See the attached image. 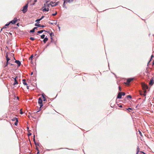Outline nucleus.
<instances>
[{
  "label": "nucleus",
  "instance_id": "nucleus-20",
  "mask_svg": "<svg viewBox=\"0 0 154 154\" xmlns=\"http://www.w3.org/2000/svg\"><path fill=\"white\" fill-rule=\"evenodd\" d=\"M10 24V23H8V24H6L4 26V27H3V28H7V27L6 26H8Z\"/></svg>",
  "mask_w": 154,
  "mask_h": 154
},
{
  "label": "nucleus",
  "instance_id": "nucleus-31",
  "mask_svg": "<svg viewBox=\"0 0 154 154\" xmlns=\"http://www.w3.org/2000/svg\"><path fill=\"white\" fill-rule=\"evenodd\" d=\"M23 84L25 85H28L27 84L26 82H23Z\"/></svg>",
  "mask_w": 154,
  "mask_h": 154
},
{
  "label": "nucleus",
  "instance_id": "nucleus-11",
  "mask_svg": "<svg viewBox=\"0 0 154 154\" xmlns=\"http://www.w3.org/2000/svg\"><path fill=\"white\" fill-rule=\"evenodd\" d=\"M154 83V81L153 79H152L151 80H150V81L149 82V85H152Z\"/></svg>",
  "mask_w": 154,
  "mask_h": 154
},
{
  "label": "nucleus",
  "instance_id": "nucleus-48",
  "mask_svg": "<svg viewBox=\"0 0 154 154\" xmlns=\"http://www.w3.org/2000/svg\"><path fill=\"white\" fill-rule=\"evenodd\" d=\"M140 152L143 153H144V152H142V151H140Z\"/></svg>",
  "mask_w": 154,
  "mask_h": 154
},
{
  "label": "nucleus",
  "instance_id": "nucleus-8",
  "mask_svg": "<svg viewBox=\"0 0 154 154\" xmlns=\"http://www.w3.org/2000/svg\"><path fill=\"white\" fill-rule=\"evenodd\" d=\"M17 20V18L16 17H15L14 18V20L11 21H10L9 23L10 24V23H12L13 24H15L16 23Z\"/></svg>",
  "mask_w": 154,
  "mask_h": 154
},
{
  "label": "nucleus",
  "instance_id": "nucleus-27",
  "mask_svg": "<svg viewBox=\"0 0 154 154\" xmlns=\"http://www.w3.org/2000/svg\"><path fill=\"white\" fill-rule=\"evenodd\" d=\"M10 60V58H9V57H7V58H6V60H7V62L8 63V61Z\"/></svg>",
  "mask_w": 154,
  "mask_h": 154
},
{
  "label": "nucleus",
  "instance_id": "nucleus-29",
  "mask_svg": "<svg viewBox=\"0 0 154 154\" xmlns=\"http://www.w3.org/2000/svg\"><path fill=\"white\" fill-rule=\"evenodd\" d=\"M34 31H35V30L33 29L30 30V32H34Z\"/></svg>",
  "mask_w": 154,
  "mask_h": 154
},
{
  "label": "nucleus",
  "instance_id": "nucleus-53",
  "mask_svg": "<svg viewBox=\"0 0 154 154\" xmlns=\"http://www.w3.org/2000/svg\"><path fill=\"white\" fill-rule=\"evenodd\" d=\"M33 72H32L31 73V75H32L33 74Z\"/></svg>",
  "mask_w": 154,
  "mask_h": 154
},
{
  "label": "nucleus",
  "instance_id": "nucleus-4",
  "mask_svg": "<svg viewBox=\"0 0 154 154\" xmlns=\"http://www.w3.org/2000/svg\"><path fill=\"white\" fill-rule=\"evenodd\" d=\"M59 2H56L55 4H54L55 3L54 2H51L50 3V5L52 7H55L56 6L58 5V3H59Z\"/></svg>",
  "mask_w": 154,
  "mask_h": 154
},
{
  "label": "nucleus",
  "instance_id": "nucleus-47",
  "mask_svg": "<svg viewBox=\"0 0 154 154\" xmlns=\"http://www.w3.org/2000/svg\"><path fill=\"white\" fill-rule=\"evenodd\" d=\"M7 57H8L7 54L6 56V58H7Z\"/></svg>",
  "mask_w": 154,
  "mask_h": 154
},
{
  "label": "nucleus",
  "instance_id": "nucleus-44",
  "mask_svg": "<svg viewBox=\"0 0 154 154\" xmlns=\"http://www.w3.org/2000/svg\"><path fill=\"white\" fill-rule=\"evenodd\" d=\"M26 87H27V89H29V86H27Z\"/></svg>",
  "mask_w": 154,
  "mask_h": 154
},
{
  "label": "nucleus",
  "instance_id": "nucleus-2",
  "mask_svg": "<svg viewBox=\"0 0 154 154\" xmlns=\"http://www.w3.org/2000/svg\"><path fill=\"white\" fill-rule=\"evenodd\" d=\"M134 79V78H129L127 80V81L126 82V85L129 86V85L130 83L132 81H133Z\"/></svg>",
  "mask_w": 154,
  "mask_h": 154
},
{
  "label": "nucleus",
  "instance_id": "nucleus-56",
  "mask_svg": "<svg viewBox=\"0 0 154 154\" xmlns=\"http://www.w3.org/2000/svg\"><path fill=\"white\" fill-rule=\"evenodd\" d=\"M10 64V63L9 62H8V64Z\"/></svg>",
  "mask_w": 154,
  "mask_h": 154
},
{
  "label": "nucleus",
  "instance_id": "nucleus-25",
  "mask_svg": "<svg viewBox=\"0 0 154 154\" xmlns=\"http://www.w3.org/2000/svg\"><path fill=\"white\" fill-rule=\"evenodd\" d=\"M29 39L32 41H34L35 40V38L32 37H30Z\"/></svg>",
  "mask_w": 154,
  "mask_h": 154
},
{
  "label": "nucleus",
  "instance_id": "nucleus-13",
  "mask_svg": "<svg viewBox=\"0 0 154 154\" xmlns=\"http://www.w3.org/2000/svg\"><path fill=\"white\" fill-rule=\"evenodd\" d=\"M126 98L128 99H131L132 98V96L131 95H128L126 97Z\"/></svg>",
  "mask_w": 154,
  "mask_h": 154
},
{
  "label": "nucleus",
  "instance_id": "nucleus-54",
  "mask_svg": "<svg viewBox=\"0 0 154 154\" xmlns=\"http://www.w3.org/2000/svg\"><path fill=\"white\" fill-rule=\"evenodd\" d=\"M17 25L18 26H19V23H18L17 24Z\"/></svg>",
  "mask_w": 154,
  "mask_h": 154
},
{
  "label": "nucleus",
  "instance_id": "nucleus-12",
  "mask_svg": "<svg viewBox=\"0 0 154 154\" xmlns=\"http://www.w3.org/2000/svg\"><path fill=\"white\" fill-rule=\"evenodd\" d=\"M35 26H38V27H45V26L44 25H42L39 24H37V23H35Z\"/></svg>",
  "mask_w": 154,
  "mask_h": 154
},
{
  "label": "nucleus",
  "instance_id": "nucleus-5",
  "mask_svg": "<svg viewBox=\"0 0 154 154\" xmlns=\"http://www.w3.org/2000/svg\"><path fill=\"white\" fill-rule=\"evenodd\" d=\"M125 95V93L124 92H119L117 96V98H121L122 97V95L124 96Z\"/></svg>",
  "mask_w": 154,
  "mask_h": 154
},
{
  "label": "nucleus",
  "instance_id": "nucleus-30",
  "mask_svg": "<svg viewBox=\"0 0 154 154\" xmlns=\"http://www.w3.org/2000/svg\"><path fill=\"white\" fill-rule=\"evenodd\" d=\"M50 33V36L51 37H52V35H54V34H53V32H51V33Z\"/></svg>",
  "mask_w": 154,
  "mask_h": 154
},
{
  "label": "nucleus",
  "instance_id": "nucleus-41",
  "mask_svg": "<svg viewBox=\"0 0 154 154\" xmlns=\"http://www.w3.org/2000/svg\"><path fill=\"white\" fill-rule=\"evenodd\" d=\"M37 27H35L33 29H34V30L35 29H37Z\"/></svg>",
  "mask_w": 154,
  "mask_h": 154
},
{
  "label": "nucleus",
  "instance_id": "nucleus-6",
  "mask_svg": "<svg viewBox=\"0 0 154 154\" xmlns=\"http://www.w3.org/2000/svg\"><path fill=\"white\" fill-rule=\"evenodd\" d=\"M73 0H64V2L63 4V7H65V3L67 2L71 3L73 2Z\"/></svg>",
  "mask_w": 154,
  "mask_h": 154
},
{
  "label": "nucleus",
  "instance_id": "nucleus-39",
  "mask_svg": "<svg viewBox=\"0 0 154 154\" xmlns=\"http://www.w3.org/2000/svg\"><path fill=\"white\" fill-rule=\"evenodd\" d=\"M44 17V16H42V17L41 18H40V19H41V20H42Z\"/></svg>",
  "mask_w": 154,
  "mask_h": 154
},
{
  "label": "nucleus",
  "instance_id": "nucleus-10",
  "mask_svg": "<svg viewBox=\"0 0 154 154\" xmlns=\"http://www.w3.org/2000/svg\"><path fill=\"white\" fill-rule=\"evenodd\" d=\"M15 62L18 64V66H20L21 65V62L18 60H16Z\"/></svg>",
  "mask_w": 154,
  "mask_h": 154
},
{
  "label": "nucleus",
  "instance_id": "nucleus-34",
  "mask_svg": "<svg viewBox=\"0 0 154 154\" xmlns=\"http://www.w3.org/2000/svg\"><path fill=\"white\" fill-rule=\"evenodd\" d=\"M50 3L49 4H48L47 5V8H49V7H50Z\"/></svg>",
  "mask_w": 154,
  "mask_h": 154
},
{
  "label": "nucleus",
  "instance_id": "nucleus-50",
  "mask_svg": "<svg viewBox=\"0 0 154 154\" xmlns=\"http://www.w3.org/2000/svg\"><path fill=\"white\" fill-rule=\"evenodd\" d=\"M17 98L18 100V99H19V97H17Z\"/></svg>",
  "mask_w": 154,
  "mask_h": 154
},
{
  "label": "nucleus",
  "instance_id": "nucleus-43",
  "mask_svg": "<svg viewBox=\"0 0 154 154\" xmlns=\"http://www.w3.org/2000/svg\"><path fill=\"white\" fill-rule=\"evenodd\" d=\"M154 65V60L152 63V66H153Z\"/></svg>",
  "mask_w": 154,
  "mask_h": 154
},
{
  "label": "nucleus",
  "instance_id": "nucleus-38",
  "mask_svg": "<svg viewBox=\"0 0 154 154\" xmlns=\"http://www.w3.org/2000/svg\"><path fill=\"white\" fill-rule=\"evenodd\" d=\"M154 57V56L153 54H152L151 56V58H152Z\"/></svg>",
  "mask_w": 154,
  "mask_h": 154
},
{
  "label": "nucleus",
  "instance_id": "nucleus-18",
  "mask_svg": "<svg viewBox=\"0 0 154 154\" xmlns=\"http://www.w3.org/2000/svg\"><path fill=\"white\" fill-rule=\"evenodd\" d=\"M42 100H43V101H45L46 100V99L45 97V96L43 94L42 95Z\"/></svg>",
  "mask_w": 154,
  "mask_h": 154
},
{
  "label": "nucleus",
  "instance_id": "nucleus-45",
  "mask_svg": "<svg viewBox=\"0 0 154 154\" xmlns=\"http://www.w3.org/2000/svg\"><path fill=\"white\" fill-rule=\"evenodd\" d=\"M23 112H22L21 111H20V113L21 114H23Z\"/></svg>",
  "mask_w": 154,
  "mask_h": 154
},
{
  "label": "nucleus",
  "instance_id": "nucleus-46",
  "mask_svg": "<svg viewBox=\"0 0 154 154\" xmlns=\"http://www.w3.org/2000/svg\"><path fill=\"white\" fill-rule=\"evenodd\" d=\"M152 58H151L150 60V61H149V62H150V61L152 60Z\"/></svg>",
  "mask_w": 154,
  "mask_h": 154
},
{
  "label": "nucleus",
  "instance_id": "nucleus-49",
  "mask_svg": "<svg viewBox=\"0 0 154 154\" xmlns=\"http://www.w3.org/2000/svg\"><path fill=\"white\" fill-rule=\"evenodd\" d=\"M46 7V5L45 4L44 5V7Z\"/></svg>",
  "mask_w": 154,
  "mask_h": 154
},
{
  "label": "nucleus",
  "instance_id": "nucleus-33",
  "mask_svg": "<svg viewBox=\"0 0 154 154\" xmlns=\"http://www.w3.org/2000/svg\"><path fill=\"white\" fill-rule=\"evenodd\" d=\"M57 11H56V12L55 13L52 14V15L53 16H55V15H56V14H57Z\"/></svg>",
  "mask_w": 154,
  "mask_h": 154
},
{
  "label": "nucleus",
  "instance_id": "nucleus-42",
  "mask_svg": "<svg viewBox=\"0 0 154 154\" xmlns=\"http://www.w3.org/2000/svg\"><path fill=\"white\" fill-rule=\"evenodd\" d=\"M23 82H26V80L25 79H23L22 80Z\"/></svg>",
  "mask_w": 154,
  "mask_h": 154
},
{
  "label": "nucleus",
  "instance_id": "nucleus-17",
  "mask_svg": "<svg viewBox=\"0 0 154 154\" xmlns=\"http://www.w3.org/2000/svg\"><path fill=\"white\" fill-rule=\"evenodd\" d=\"M36 145V149H37L38 151V146L39 147L40 146H41V145ZM39 153V152L38 151V153H37L38 154V153Z\"/></svg>",
  "mask_w": 154,
  "mask_h": 154
},
{
  "label": "nucleus",
  "instance_id": "nucleus-36",
  "mask_svg": "<svg viewBox=\"0 0 154 154\" xmlns=\"http://www.w3.org/2000/svg\"><path fill=\"white\" fill-rule=\"evenodd\" d=\"M8 63L7 62L5 66V67L7 66L8 65Z\"/></svg>",
  "mask_w": 154,
  "mask_h": 154
},
{
  "label": "nucleus",
  "instance_id": "nucleus-21",
  "mask_svg": "<svg viewBox=\"0 0 154 154\" xmlns=\"http://www.w3.org/2000/svg\"><path fill=\"white\" fill-rule=\"evenodd\" d=\"M140 151V149H139V146H137V153H136V154H138L139 152Z\"/></svg>",
  "mask_w": 154,
  "mask_h": 154
},
{
  "label": "nucleus",
  "instance_id": "nucleus-16",
  "mask_svg": "<svg viewBox=\"0 0 154 154\" xmlns=\"http://www.w3.org/2000/svg\"><path fill=\"white\" fill-rule=\"evenodd\" d=\"M48 38H47V37H45V38L44 39V40H43V42H44V43H46V42L48 40Z\"/></svg>",
  "mask_w": 154,
  "mask_h": 154
},
{
  "label": "nucleus",
  "instance_id": "nucleus-14",
  "mask_svg": "<svg viewBox=\"0 0 154 154\" xmlns=\"http://www.w3.org/2000/svg\"><path fill=\"white\" fill-rule=\"evenodd\" d=\"M127 110L129 112H131L133 111V109L131 108H128L127 109Z\"/></svg>",
  "mask_w": 154,
  "mask_h": 154
},
{
  "label": "nucleus",
  "instance_id": "nucleus-59",
  "mask_svg": "<svg viewBox=\"0 0 154 154\" xmlns=\"http://www.w3.org/2000/svg\"><path fill=\"white\" fill-rule=\"evenodd\" d=\"M144 154H146L145 152H144V153H143Z\"/></svg>",
  "mask_w": 154,
  "mask_h": 154
},
{
  "label": "nucleus",
  "instance_id": "nucleus-57",
  "mask_svg": "<svg viewBox=\"0 0 154 154\" xmlns=\"http://www.w3.org/2000/svg\"><path fill=\"white\" fill-rule=\"evenodd\" d=\"M31 134H29V135H31Z\"/></svg>",
  "mask_w": 154,
  "mask_h": 154
},
{
  "label": "nucleus",
  "instance_id": "nucleus-26",
  "mask_svg": "<svg viewBox=\"0 0 154 154\" xmlns=\"http://www.w3.org/2000/svg\"><path fill=\"white\" fill-rule=\"evenodd\" d=\"M45 37V35L43 34L41 36V38L42 39L44 38Z\"/></svg>",
  "mask_w": 154,
  "mask_h": 154
},
{
  "label": "nucleus",
  "instance_id": "nucleus-22",
  "mask_svg": "<svg viewBox=\"0 0 154 154\" xmlns=\"http://www.w3.org/2000/svg\"><path fill=\"white\" fill-rule=\"evenodd\" d=\"M44 31V30L39 31L37 32L38 33H42Z\"/></svg>",
  "mask_w": 154,
  "mask_h": 154
},
{
  "label": "nucleus",
  "instance_id": "nucleus-19",
  "mask_svg": "<svg viewBox=\"0 0 154 154\" xmlns=\"http://www.w3.org/2000/svg\"><path fill=\"white\" fill-rule=\"evenodd\" d=\"M12 120L13 121H16L18 120L16 118H13V119H12Z\"/></svg>",
  "mask_w": 154,
  "mask_h": 154
},
{
  "label": "nucleus",
  "instance_id": "nucleus-32",
  "mask_svg": "<svg viewBox=\"0 0 154 154\" xmlns=\"http://www.w3.org/2000/svg\"><path fill=\"white\" fill-rule=\"evenodd\" d=\"M18 120H17V121H16L14 123V125H17V123H18Z\"/></svg>",
  "mask_w": 154,
  "mask_h": 154
},
{
  "label": "nucleus",
  "instance_id": "nucleus-35",
  "mask_svg": "<svg viewBox=\"0 0 154 154\" xmlns=\"http://www.w3.org/2000/svg\"><path fill=\"white\" fill-rule=\"evenodd\" d=\"M44 32H46L48 33H49V31H46V30H44Z\"/></svg>",
  "mask_w": 154,
  "mask_h": 154
},
{
  "label": "nucleus",
  "instance_id": "nucleus-40",
  "mask_svg": "<svg viewBox=\"0 0 154 154\" xmlns=\"http://www.w3.org/2000/svg\"><path fill=\"white\" fill-rule=\"evenodd\" d=\"M144 90V93H146V89H143Z\"/></svg>",
  "mask_w": 154,
  "mask_h": 154
},
{
  "label": "nucleus",
  "instance_id": "nucleus-9",
  "mask_svg": "<svg viewBox=\"0 0 154 154\" xmlns=\"http://www.w3.org/2000/svg\"><path fill=\"white\" fill-rule=\"evenodd\" d=\"M17 77H16L15 78L12 77V78L14 79V83L13 84L14 85H17L18 84V82H17Z\"/></svg>",
  "mask_w": 154,
  "mask_h": 154
},
{
  "label": "nucleus",
  "instance_id": "nucleus-15",
  "mask_svg": "<svg viewBox=\"0 0 154 154\" xmlns=\"http://www.w3.org/2000/svg\"><path fill=\"white\" fill-rule=\"evenodd\" d=\"M49 11V8H44L42 10V11L44 12L45 11Z\"/></svg>",
  "mask_w": 154,
  "mask_h": 154
},
{
  "label": "nucleus",
  "instance_id": "nucleus-7",
  "mask_svg": "<svg viewBox=\"0 0 154 154\" xmlns=\"http://www.w3.org/2000/svg\"><path fill=\"white\" fill-rule=\"evenodd\" d=\"M141 86L143 89H146L148 88V87L145 84L143 83H141Z\"/></svg>",
  "mask_w": 154,
  "mask_h": 154
},
{
  "label": "nucleus",
  "instance_id": "nucleus-52",
  "mask_svg": "<svg viewBox=\"0 0 154 154\" xmlns=\"http://www.w3.org/2000/svg\"><path fill=\"white\" fill-rule=\"evenodd\" d=\"M119 87V89L120 90V91H121V90L120 87Z\"/></svg>",
  "mask_w": 154,
  "mask_h": 154
},
{
  "label": "nucleus",
  "instance_id": "nucleus-51",
  "mask_svg": "<svg viewBox=\"0 0 154 154\" xmlns=\"http://www.w3.org/2000/svg\"><path fill=\"white\" fill-rule=\"evenodd\" d=\"M4 28H3V27L2 28V29H1V31H2V29H4Z\"/></svg>",
  "mask_w": 154,
  "mask_h": 154
},
{
  "label": "nucleus",
  "instance_id": "nucleus-37",
  "mask_svg": "<svg viewBox=\"0 0 154 154\" xmlns=\"http://www.w3.org/2000/svg\"><path fill=\"white\" fill-rule=\"evenodd\" d=\"M37 0H34V3L32 4L33 5H34L35 4V3L37 2Z\"/></svg>",
  "mask_w": 154,
  "mask_h": 154
},
{
  "label": "nucleus",
  "instance_id": "nucleus-55",
  "mask_svg": "<svg viewBox=\"0 0 154 154\" xmlns=\"http://www.w3.org/2000/svg\"><path fill=\"white\" fill-rule=\"evenodd\" d=\"M120 107H122V105H120V106H119Z\"/></svg>",
  "mask_w": 154,
  "mask_h": 154
},
{
  "label": "nucleus",
  "instance_id": "nucleus-1",
  "mask_svg": "<svg viewBox=\"0 0 154 154\" xmlns=\"http://www.w3.org/2000/svg\"><path fill=\"white\" fill-rule=\"evenodd\" d=\"M28 7V3L26 4L23 7V9L22 10L23 13H25L27 11Z\"/></svg>",
  "mask_w": 154,
  "mask_h": 154
},
{
  "label": "nucleus",
  "instance_id": "nucleus-3",
  "mask_svg": "<svg viewBox=\"0 0 154 154\" xmlns=\"http://www.w3.org/2000/svg\"><path fill=\"white\" fill-rule=\"evenodd\" d=\"M38 103L40 106V108H41L43 106L42 100L41 97L39 98Z\"/></svg>",
  "mask_w": 154,
  "mask_h": 154
},
{
  "label": "nucleus",
  "instance_id": "nucleus-24",
  "mask_svg": "<svg viewBox=\"0 0 154 154\" xmlns=\"http://www.w3.org/2000/svg\"><path fill=\"white\" fill-rule=\"evenodd\" d=\"M41 20V19H38L35 20V22H37V23H40L39 21H40Z\"/></svg>",
  "mask_w": 154,
  "mask_h": 154
},
{
  "label": "nucleus",
  "instance_id": "nucleus-28",
  "mask_svg": "<svg viewBox=\"0 0 154 154\" xmlns=\"http://www.w3.org/2000/svg\"><path fill=\"white\" fill-rule=\"evenodd\" d=\"M139 133L140 134V136L142 137V133L140 130H139Z\"/></svg>",
  "mask_w": 154,
  "mask_h": 154
},
{
  "label": "nucleus",
  "instance_id": "nucleus-23",
  "mask_svg": "<svg viewBox=\"0 0 154 154\" xmlns=\"http://www.w3.org/2000/svg\"><path fill=\"white\" fill-rule=\"evenodd\" d=\"M33 57V55H32L29 58V60H32V58Z\"/></svg>",
  "mask_w": 154,
  "mask_h": 154
},
{
  "label": "nucleus",
  "instance_id": "nucleus-58",
  "mask_svg": "<svg viewBox=\"0 0 154 154\" xmlns=\"http://www.w3.org/2000/svg\"><path fill=\"white\" fill-rule=\"evenodd\" d=\"M143 95H145H145H146V94H144Z\"/></svg>",
  "mask_w": 154,
  "mask_h": 154
}]
</instances>
